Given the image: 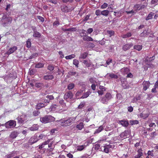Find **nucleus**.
<instances>
[{"label": "nucleus", "instance_id": "1", "mask_svg": "<svg viewBox=\"0 0 158 158\" xmlns=\"http://www.w3.org/2000/svg\"><path fill=\"white\" fill-rule=\"evenodd\" d=\"M76 117H71L67 119H61L59 120H57L56 121L59 123L60 125L63 127H67L70 126L72 123H73L75 121Z\"/></svg>", "mask_w": 158, "mask_h": 158}, {"label": "nucleus", "instance_id": "2", "mask_svg": "<svg viewBox=\"0 0 158 158\" xmlns=\"http://www.w3.org/2000/svg\"><path fill=\"white\" fill-rule=\"evenodd\" d=\"M12 19L7 15H4L1 20V23L4 27L8 26L10 24Z\"/></svg>", "mask_w": 158, "mask_h": 158}, {"label": "nucleus", "instance_id": "3", "mask_svg": "<svg viewBox=\"0 0 158 158\" xmlns=\"http://www.w3.org/2000/svg\"><path fill=\"white\" fill-rule=\"evenodd\" d=\"M55 120V118L51 115H45L40 118V121L42 123H46L53 122Z\"/></svg>", "mask_w": 158, "mask_h": 158}, {"label": "nucleus", "instance_id": "4", "mask_svg": "<svg viewBox=\"0 0 158 158\" xmlns=\"http://www.w3.org/2000/svg\"><path fill=\"white\" fill-rule=\"evenodd\" d=\"M112 98V96L111 94L110 93H107L105 95L102 97L101 100V102L103 104H107L108 101Z\"/></svg>", "mask_w": 158, "mask_h": 158}, {"label": "nucleus", "instance_id": "5", "mask_svg": "<svg viewBox=\"0 0 158 158\" xmlns=\"http://www.w3.org/2000/svg\"><path fill=\"white\" fill-rule=\"evenodd\" d=\"M5 125L7 128L14 127L16 125V121L13 120H10L6 123Z\"/></svg>", "mask_w": 158, "mask_h": 158}, {"label": "nucleus", "instance_id": "6", "mask_svg": "<svg viewBox=\"0 0 158 158\" xmlns=\"http://www.w3.org/2000/svg\"><path fill=\"white\" fill-rule=\"evenodd\" d=\"M73 96V94L71 91L66 92L64 96V98L67 100L68 99H71Z\"/></svg>", "mask_w": 158, "mask_h": 158}, {"label": "nucleus", "instance_id": "7", "mask_svg": "<svg viewBox=\"0 0 158 158\" xmlns=\"http://www.w3.org/2000/svg\"><path fill=\"white\" fill-rule=\"evenodd\" d=\"M121 81L122 85L124 89H127L129 88V85L126 79H121Z\"/></svg>", "mask_w": 158, "mask_h": 158}, {"label": "nucleus", "instance_id": "8", "mask_svg": "<svg viewBox=\"0 0 158 158\" xmlns=\"http://www.w3.org/2000/svg\"><path fill=\"white\" fill-rule=\"evenodd\" d=\"M38 135L35 134V135L31 137L29 140V142L31 144H32L38 141Z\"/></svg>", "mask_w": 158, "mask_h": 158}, {"label": "nucleus", "instance_id": "9", "mask_svg": "<svg viewBox=\"0 0 158 158\" xmlns=\"http://www.w3.org/2000/svg\"><path fill=\"white\" fill-rule=\"evenodd\" d=\"M118 123L120 124L123 126L125 127H127L129 125V122L128 120H119L118 121Z\"/></svg>", "mask_w": 158, "mask_h": 158}, {"label": "nucleus", "instance_id": "10", "mask_svg": "<svg viewBox=\"0 0 158 158\" xmlns=\"http://www.w3.org/2000/svg\"><path fill=\"white\" fill-rule=\"evenodd\" d=\"M133 46V44L132 43L126 44L123 45L122 48L124 51H126L130 49Z\"/></svg>", "mask_w": 158, "mask_h": 158}, {"label": "nucleus", "instance_id": "11", "mask_svg": "<svg viewBox=\"0 0 158 158\" xmlns=\"http://www.w3.org/2000/svg\"><path fill=\"white\" fill-rule=\"evenodd\" d=\"M142 85L143 86V90L146 91L149 88L150 85V83L148 81H144L143 82Z\"/></svg>", "mask_w": 158, "mask_h": 158}, {"label": "nucleus", "instance_id": "12", "mask_svg": "<svg viewBox=\"0 0 158 158\" xmlns=\"http://www.w3.org/2000/svg\"><path fill=\"white\" fill-rule=\"evenodd\" d=\"M17 47L15 46H14L11 47L7 52L6 53L8 55H10L14 52L15 51L17 50Z\"/></svg>", "mask_w": 158, "mask_h": 158}, {"label": "nucleus", "instance_id": "13", "mask_svg": "<svg viewBox=\"0 0 158 158\" xmlns=\"http://www.w3.org/2000/svg\"><path fill=\"white\" fill-rule=\"evenodd\" d=\"M60 9L62 11L64 12H69L70 11V9L65 5L61 6Z\"/></svg>", "mask_w": 158, "mask_h": 158}, {"label": "nucleus", "instance_id": "14", "mask_svg": "<svg viewBox=\"0 0 158 158\" xmlns=\"http://www.w3.org/2000/svg\"><path fill=\"white\" fill-rule=\"evenodd\" d=\"M46 106V105L43 104V103H38L36 106L35 108L37 109H40L43 107H45Z\"/></svg>", "mask_w": 158, "mask_h": 158}, {"label": "nucleus", "instance_id": "15", "mask_svg": "<svg viewBox=\"0 0 158 158\" xmlns=\"http://www.w3.org/2000/svg\"><path fill=\"white\" fill-rule=\"evenodd\" d=\"M91 93L90 90L89 89L88 91L84 94L80 98H87Z\"/></svg>", "mask_w": 158, "mask_h": 158}, {"label": "nucleus", "instance_id": "16", "mask_svg": "<svg viewBox=\"0 0 158 158\" xmlns=\"http://www.w3.org/2000/svg\"><path fill=\"white\" fill-rule=\"evenodd\" d=\"M68 74L69 75L71 76H79V74L78 72L73 71L72 69L70 70L68 72Z\"/></svg>", "mask_w": 158, "mask_h": 158}, {"label": "nucleus", "instance_id": "17", "mask_svg": "<svg viewBox=\"0 0 158 158\" xmlns=\"http://www.w3.org/2000/svg\"><path fill=\"white\" fill-rule=\"evenodd\" d=\"M54 78V76L52 75H47L44 76L43 79L46 80H51Z\"/></svg>", "mask_w": 158, "mask_h": 158}, {"label": "nucleus", "instance_id": "18", "mask_svg": "<svg viewBox=\"0 0 158 158\" xmlns=\"http://www.w3.org/2000/svg\"><path fill=\"white\" fill-rule=\"evenodd\" d=\"M129 133V131L127 130H125L123 132H122L120 136L121 138L127 137Z\"/></svg>", "mask_w": 158, "mask_h": 158}, {"label": "nucleus", "instance_id": "19", "mask_svg": "<svg viewBox=\"0 0 158 158\" xmlns=\"http://www.w3.org/2000/svg\"><path fill=\"white\" fill-rule=\"evenodd\" d=\"M15 152L13 151L12 152H10L9 154L6 155L5 157L6 158H11L15 156Z\"/></svg>", "mask_w": 158, "mask_h": 158}, {"label": "nucleus", "instance_id": "20", "mask_svg": "<svg viewBox=\"0 0 158 158\" xmlns=\"http://www.w3.org/2000/svg\"><path fill=\"white\" fill-rule=\"evenodd\" d=\"M106 75L109 76L112 79H117L118 77L117 75L113 73H108Z\"/></svg>", "mask_w": 158, "mask_h": 158}, {"label": "nucleus", "instance_id": "21", "mask_svg": "<svg viewBox=\"0 0 158 158\" xmlns=\"http://www.w3.org/2000/svg\"><path fill=\"white\" fill-rule=\"evenodd\" d=\"M16 119L17 120L18 123L20 124L25 121L24 119H23L21 116L18 117Z\"/></svg>", "mask_w": 158, "mask_h": 158}, {"label": "nucleus", "instance_id": "22", "mask_svg": "<svg viewBox=\"0 0 158 158\" xmlns=\"http://www.w3.org/2000/svg\"><path fill=\"white\" fill-rule=\"evenodd\" d=\"M154 15V13L152 12H151L146 17L145 19L146 20H148L152 19L153 16Z\"/></svg>", "mask_w": 158, "mask_h": 158}, {"label": "nucleus", "instance_id": "23", "mask_svg": "<svg viewBox=\"0 0 158 158\" xmlns=\"http://www.w3.org/2000/svg\"><path fill=\"white\" fill-rule=\"evenodd\" d=\"M18 134V133L17 132L13 131L10 135V137L13 139H15L17 136Z\"/></svg>", "mask_w": 158, "mask_h": 158}, {"label": "nucleus", "instance_id": "24", "mask_svg": "<svg viewBox=\"0 0 158 158\" xmlns=\"http://www.w3.org/2000/svg\"><path fill=\"white\" fill-rule=\"evenodd\" d=\"M143 46L141 45H136L134 47V48L138 51H140L142 48Z\"/></svg>", "mask_w": 158, "mask_h": 158}, {"label": "nucleus", "instance_id": "25", "mask_svg": "<svg viewBox=\"0 0 158 158\" xmlns=\"http://www.w3.org/2000/svg\"><path fill=\"white\" fill-rule=\"evenodd\" d=\"M38 129V127L36 125L34 124L33 126L29 128V129L32 131H35L37 130Z\"/></svg>", "mask_w": 158, "mask_h": 158}, {"label": "nucleus", "instance_id": "26", "mask_svg": "<svg viewBox=\"0 0 158 158\" xmlns=\"http://www.w3.org/2000/svg\"><path fill=\"white\" fill-rule=\"evenodd\" d=\"M121 71L123 72L124 74H125L128 73L129 72V69L127 67L121 69Z\"/></svg>", "mask_w": 158, "mask_h": 158}, {"label": "nucleus", "instance_id": "27", "mask_svg": "<svg viewBox=\"0 0 158 158\" xmlns=\"http://www.w3.org/2000/svg\"><path fill=\"white\" fill-rule=\"evenodd\" d=\"M44 64L39 62L35 65V67L37 68H42L44 67Z\"/></svg>", "mask_w": 158, "mask_h": 158}, {"label": "nucleus", "instance_id": "28", "mask_svg": "<svg viewBox=\"0 0 158 158\" xmlns=\"http://www.w3.org/2000/svg\"><path fill=\"white\" fill-rule=\"evenodd\" d=\"M83 39L84 40L87 41H93V40L91 37L86 36H84L83 38Z\"/></svg>", "mask_w": 158, "mask_h": 158}, {"label": "nucleus", "instance_id": "29", "mask_svg": "<svg viewBox=\"0 0 158 158\" xmlns=\"http://www.w3.org/2000/svg\"><path fill=\"white\" fill-rule=\"evenodd\" d=\"M110 12L109 10H103L101 11V15L107 16L108 15Z\"/></svg>", "mask_w": 158, "mask_h": 158}, {"label": "nucleus", "instance_id": "30", "mask_svg": "<svg viewBox=\"0 0 158 158\" xmlns=\"http://www.w3.org/2000/svg\"><path fill=\"white\" fill-rule=\"evenodd\" d=\"M103 128L102 126H100L98 129L96 130L94 132V134L99 133L103 129Z\"/></svg>", "mask_w": 158, "mask_h": 158}, {"label": "nucleus", "instance_id": "31", "mask_svg": "<svg viewBox=\"0 0 158 158\" xmlns=\"http://www.w3.org/2000/svg\"><path fill=\"white\" fill-rule=\"evenodd\" d=\"M83 127V123L82 122L80 123L79 124L77 125L76 126L77 128L79 130H81Z\"/></svg>", "mask_w": 158, "mask_h": 158}, {"label": "nucleus", "instance_id": "32", "mask_svg": "<svg viewBox=\"0 0 158 158\" xmlns=\"http://www.w3.org/2000/svg\"><path fill=\"white\" fill-rule=\"evenodd\" d=\"M33 36L34 37H35L39 38L41 36V35L39 32L35 31L34 30V33L33 35Z\"/></svg>", "mask_w": 158, "mask_h": 158}, {"label": "nucleus", "instance_id": "33", "mask_svg": "<svg viewBox=\"0 0 158 158\" xmlns=\"http://www.w3.org/2000/svg\"><path fill=\"white\" fill-rule=\"evenodd\" d=\"M148 34V33L147 31L145 30L143 31L140 34V36L141 37H145Z\"/></svg>", "mask_w": 158, "mask_h": 158}, {"label": "nucleus", "instance_id": "34", "mask_svg": "<svg viewBox=\"0 0 158 158\" xmlns=\"http://www.w3.org/2000/svg\"><path fill=\"white\" fill-rule=\"evenodd\" d=\"M87 55L88 54L86 52H84L81 54L79 58L81 59H85L87 56Z\"/></svg>", "mask_w": 158, "mask_h": 158}, {"label": "nucleus", "instance_id": "35", "mask_svg": "<svg viewBox=\"0 0 158 158\" xmlns=\"http://www.w3.org/2000/svg\"><path fill=\"white\" fill-rule=\"evenodd\" d=\"M35 86L37 88H42L44 86V84L41 82L37 83L35 84Z\"/></svg>", "mask_w": 158, "mask_h": 158}, {"label": "nucleus", "instance_id": "36", "mask_svg": "<svg viewBox=\"0 0 158 158\" xmlns=\"http://www.w3.org/2000/svg\"><path fill=\"white\" fill-rule=\"evenodd\" d=\"M31 39H28L27 41L26 47L28 48H30L31 47Z\"/></svg>", "mask_w": 158, "mask_h": 158}, {"label": "nucleus", "instance_id": "37", "mask_svg": "<svg viewBox=\"0 0 158 158\" xmlns=\"http://www.w3.org/2000/svg\"><path fill=\"white\" fill-rule=\"evenodd\" d=\"M114 15L115 16H116L117 17H119L121 15V14H122V11H114Z\"/></svg>", "mask_w": 158, "mask_h": 158}, {"label": "nucleus", "instance_id": "38", "mask_svg": "<svg viewBox=\"0 0 158 158\" xmlns=\"http://www.w3.org/2000/svg\"><path fill=\"white\" fill-rule=\"evenodd\" d=\"M48 143L49 141H45L41 145H40L39 146V149H41L42 148H44L45 145L48 144Z\"/></svg>", "mask_w": 158, "mask_h": 158}, {"label": "nucleus", "instance_id": "39", "mask_svg": "<svg viewBox=\"0 0 158 158\" xmlns=\"http://www.w3.org/2000/svg\"><path fill=\"white\" fill-rule=\"evenodd\" d=\"M130 123L131 125H133L137 124H138L139 122L138 120H131L130 121Z\"/></svg>", "mask_w": 158, "mask_h": 158}, {"label": "nucleus", "instance_id": "40", "mask_svg": "<svg viewBox=\"0 0 158 158\" xmlns=\"http://www.w3.org/2000/svg\"><path fill=\"white\" fill-rule=\"evenodd\" d=\"M74 86L75 85L74 84H69L68 86L67 89L69 90H71L74 88Z\"/></svg>", "mask_w": 158, "mask_h": 158}, {"label": "nucleus", "instance_id": "41", "mask_svg": "<svg viewBox=\"0 0 158 158\" xmlns=\"http://www.w3.org/2000/svg\"><path fill=\"white\" fill-rule=\"evenodd\" d=\"M107 33L109 35L110 37L114 35V31L112 30H109L107 31Z\"/></svg>", "mask_w": 158, "mask_h": 158}, {"label": "nucleus", "instance_id": "42", "mask_svg": "<svg viewBox=\"0 0 158 158\" xmlns=\"http://www.w3.org/2000/svg\"><path fill=\"white\" fill-rule=\"evenodd\" d=\"M139 115L140 117L143 118L145 119L148 117L149 115L148 114H143L142 113H141Z\"/></svg>", "mask_w": 158, "mask_h": 158}, {"label": "nucleus", "instance_id": "43", "mask_svg": "<svg viewBox=\"0 0 158 158\" xmlns=\"http://www.w3.org/2000/svg\"><path fill=\"white\" fill-rule=\"evenodd\" d=\"M75 56L74 54H71L69 56H66L65 57L66 59H71L72 58H74Z\"/></svg>", "mask_w": 158, "mask_h": 158}, {"label": "nucleus", "instance_id": "44", "mask_svg": "<svg viewBox=\"0 0 158 158\" xmlns=\"http://www.w3.org/2000/svg\"><path fill=\"white\" fill-rule=\"evenodd\" d=\"M36 72V70L35 69H32L29 72V75H33L35 74Z\"/></svg>", "mask_w": 158, "mask_h": 158}, {"label": "nucleus", "instance_id": "45", "mask_svg": "<svg viewBox=\"0 0 158 158\" xmlns=\"http://www.w3.org/2000/svg\"><path fill=\"white\" fill-rule=\"evenodd\" d=\"M140 7V6L139 4H136L134 6V8H135V10L136 11V12H137V10H139V8Z\"/></svg>", "mask_w": 158, "mask_h": 158}, {"label": "nucleus", "instance_id": "46", "mask_svg": "<svg viewBox=\"0 0 158 158\" xmlns=\"http://www.w3.org/2000/svg\"><path fill=\"white\" fill-rule=\"evenodd\" d=\"M73 64L75 65L77 68H78V65L79 64L78 60L76 59H74L73 60Z\"/></svg>", "mask_w": 158, "mask_h": 158}, {"label": "nucleus", "instance_id": "47", "mask_svg": "<svg viewBox=\"0 0 158 158\" xmlns=\"http://www.w3.org/2000/svg\"><path fill=\"white\" fill-rule=\"evenodd\" d=\"M144 4L140 6V8H139V10H141L142 9L145 8L148 5V3L147 2H146L143 3Z\"/></svg>", "mask_w": 158, "mask_h": 158}, {"label": "nucleus", "instance_id": "48", "mask_svg": "<svg viewBox=\"0 0 158 158\" xmlns=\"http://www.w3.org/2000/svg\"><path fill=\"white\" fill-rule=\"evenodd\" d=\"M84 64L87 67H89L91 65V63L90 62L86 60H84L83 61Z\"/></svg>", "mask_w": 158, "mask_h": 158}, {"label": "nucleus", "instance_id": "49", "mask_svg": "<svg viewBox=\"0 0 158 158\" xmlns=\"http://www.w3.org/2000/svg\"><path fill=\"white\" fill-rule=\"evenodd\" d=\"M83 90L81 89L77 92L75 94V96L76 97H78L81 94L83 93Z\"/></svg>", "mask_w": 158, "mask_h": 158}, {"label": "nucleus", "instance_id": "50", "mask_svg": "<svg viewBox=\"0 0 158 158\" xmlns=\"http://www.w3.org/2000/svg\"><path fill=\"white\" fill-rule=\"evenodd\" d=\"M138 154L135 156V158H139L143 155V153L139 152V150L138 151Z\"/></svg>", "mask_w": 158, "mask_h": 158}, {"label": "nucleus", "instance_id": "51", "mask_svg": "<svg viewBox=\"0 0 158 158\" xmlns=\"http://www.w3.org/2000/svg\"><path fill=\"white\" fill-rule=\"evenodd\" d=\"M40 113V112L37 110H34L33 112V115L34 116L38 115Z\"/></svg>", "mask_w": 158, "mask_h": 158}, {"label": "nucleus", "instance_id": "52", "mask_svg": "<svg viewBox=\"0 0 158 158\" xmlns=\"http://www.w3.org/2000/svg\"><path fill=\"white\" fill-rule=\"evenodd\" d=\"M85 147V146L84 145L77 146V150L79 151H82L84 148Z\"/></svg>", "mask_w": 158, "mask_h": 158}, {"label": "nucleus", "instance_id": "53", "mask_svg": "<svg viewBox=\"0 0 158 158\" xmlns=\"http://www.w3.org/2000/svg\"><path fill=\"white\" fill-rule=\"evenodd\" d=\"M47 69L50 71H52L54 69V67L52 65L50 64L48 66Z\"/></svg>", "mask_w": 158, "mask_h": 158}, {"label": "nucleus", "instance_id": "54", "mask_svg": "<svg viewBox=\"0 0 158 158\" xmlns=\"http://www.w3.org/2000/svg\"><path fill=\"white\" fill-rule=\"evenodd\" d=\"M38 54L37 53H34L31 56L29 57V59H32L34 58L35 57H37L38 56Z\"/></svg>", "mask_w": 158, "mask_h": 158}, {"label": "nucleus", "instance_id": "55", "mask_svg": "<svg viewBox=\"0 0 158 158\" xmlns=\"http://www.w3.org/2000/svg\"><path fill=\"white\" fill-rule=\"evenodd\" d=\"M103 151L105 152L106 153H108L109 152V149L106 147V146H103Z\"/></svg>", "mask_w": 158, "mask_h": 158}, {"label": "nucleus", "instance_id": "56", "mask_svg": "<svg viewBox=\"0 0 158 158\" xmlns=\"http://www.w3.org/2000/svg\"><path fill=\"white\" fill-rule=\"evenodd\" d=\"M95 46V45L91 43H89L88 46V48H93Z\"/></svg>", "mask_w": 158, "mask_h": 158}, {"label": "nucleus", "instance_id": "57", "mask_svg": "<svg viewBox=\"0 0 158 158\" xmlns=\"http://www.w3.org/2000/svg\"><path fill=\"white\" fill-rule=\"evenodd\" d=\"M126 12L127 14L132 13L133 14V15H134L136 13V11L135 10H132L131 11H126Z\"/></svg>", "mask_w": 158, "mask_h": 158}, {"label": "nucleus", "instance_id": "58", "mask_svg": "<svg viewBox=\"0 0 158 158\" xmlns=\"http://www.w3.org/2000/svg\"><path fill=\"white\" fill-rule=\"evenodd\" d=\"M85 103L84 102H81L78 106L79 109H81L85 105Z\"/></svg>", "mask_w": 158, "mask_h": 158}, {"label": "nucleus", "instance_id": "59", "mask_svg": "<svg viewBox=\"0 0 158 158\" xmlns=\"http://www.w3.org/2000/svg\"><path fill=\"white\" fill-rule=\"evenodd\" d=\"M37 18L42 22H43L44 20V18L41 16H37Z\"/></svg>", "mask_w": 158, "mask_h": 158}, {"label": "nucleus", "instance_id": "60", "mask_svg": "<svg viewBox=\"0 0 158 158\" xmlns=\"http://www.w3.org/2000/svg\"><path fill=\"white\" fill-rule=\"evenodd\" d=\"M45 135L43 134H41L39 136H38V140H40V139H42L44 137Z\"/></svg>", "mask_w": 158, "mask_h": 158}, {"label": "nucleus", "instance_id": "61", "mask_svg": "<svg viewBox=\"0 0 158 158\" xmlns=\"http://www.w3.org/2000/svg\"><path fill=\"white\" fill-rule=\"evenodd\" d=\"M106 40L103 39L99 41V43L102 45H103L105 43Z\"/></svg>", "mask_w": 158, "mask_h": 158}, {"label": "nucleus", "instance_id": "62", "mask_svg": "<svg viewBox=\"0 0 158 158\" xmlns=\"http://www.w3.org/2000/svg\"><path fill=\"white\" fill-rule=\"evenodd\" d=\"M50 102V100L47 99H44V101L43 102V104H45L46 105V106L48 104V103Z\"/></svg>", "mask_w": 158, "mask_h": 158}, {"label": "nucleus", "instance_id": "63", "mask_svg": "<svg viewBox=\"0 0 158 158\" xmlns=\"http://www.w3.org/2000/svg\"><path fill=\"white\" fill-rule=\"evenodd\" d=\"M95 14L97 16L100 15H101V11L99 10H97L96 11Z\"/></svg>", "mask_w": 158, "mask_h": 158}, {"label": "nucleus", "instance_id": "64", "mask_svg": "<svg viewBox=\"0 0 158 158\" xmlns=\"http://www.w3.org/2000/svg\"><path fill=\"white\" fill-rule=\"evenodd\" d=\"M100 145L98 143H97L95 145V149L96 150H98L100 149Z\"/></svg>", "mask_w": 158, "mask_h": 158}]
</instances>
